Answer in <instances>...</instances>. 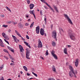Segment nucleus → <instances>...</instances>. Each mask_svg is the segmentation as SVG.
Returning <instances> with one entry per match:
<instances>
[{"instance_id":"5fc2aeb1","label":"nucleus","mask_w":80,"mask_h":80,"mask_svg":"<svg viewBox=\"0 0 80 80\" xmlns=\"http://www.w3.org/2000/svg\"><path fill=\"white\" fill-rule=\"evenodd\" d=\"M15 33H17L18 32V31L16 30H15Z\"/></svg>"},{"instance_id":"13d9d810","label":"nucleus","mask_w":80,"mask_h":80,"mask_svg":"<svg viewBox=\"0 0 80 80\" xmlns=\"http://www.w3.org/2000/svg\"><path fill=\"white\" fill-rule=\"evenodd\" d=\"M17 35H18L19 36L20 35V33H19V32H18L17 33Z\"/></svg>"},{"instance_id":"338daca9","label":"nucleus","mask_w":80,"mask_h":80,"mask_svg":"<svg viewBox=\"0 0 80 80\" xmlns=\"http://www.w3.org/2000/svg\"><path fill=\"white\" fill-rule=\"evenodd\" d=\"M8 32H11V30L9 29Z\"/></svg>"},{"instance_id":"9d476101","label":"nucleus","mask_w":80,"mask_h":80,"mask_svg":"<svg viewBox=\"0 0 80 80\" xmlns=\"http://www.w3.org/2000/svg\"><path fill=\"white\" fill-rule=\"evenodd\" d=\"M26 55H29V54H30V49L26 48Z\"/></svg>"},{"instance_id":"f03ea898","label":"nucleus","mask_w":80,"mask_h":80,"mask_svg":"<svg viewBox=\"0 0 80 80\" xmlns=\"http://www.w3.org/2000/svg\"><path fill=\"white\" fill-rule=\"evenodd\" d=\"M52 36L53 38L55 39L56 41L57 40V31H56L54 30L52 31Z\"/></svg>"},{"instance_id":"4c0bfd02","label":"nucleus","mask_w":80,"mask_h":80,"mask_svg":"<svg viewBox=\"0 0 80 80\" xmlns=\"http://www.w3.org/2000/svg\"><path fill=\"white\" fill-rule=\"evenodd\" d=\"M8 49H9V50H10V51H11V50L12 49V48H10V47H8Z\"/></svg>"},{"instance_id":"dca6fc26","label":"nucleus","mask_w":80,"mask_h":80,"mask_svg":"<svg viewBox=\"0 0 80 80\" xmlns=\"http://www.w3.org/2000/svg\"><path fill=\"white\" fill-rule=\"evenodd\" d=\"M52 71L53 72H56V69L55 68V66H53L52 67Z\"/></svg>"},{"instance_id":"412c9836","label":"nucleus","mask_w":80,"mask_h":80,"mask_svg":"<svg viewBox=\"0 0 80 80\" xmlns=\"http://www.w3.org/2000/svg\"><path fill=\"white\" fill-rule=\"evenodd\" d=\"M6 8H7V10H8V11H9V12H11V10H10V8H9L8 7H6Z\"/></svg>"},{"instance_id":"2f4dec72","label":"nucleus","mask_w":80,"mask_h":80,"mask_svg":"<svg viewBox=\"0 0 80 80\" xmlns=\"http://www.w3.org/2000/svg\"><path fill=\"white\" fill-rule=\"evenodd\" d=\"M26 1L28 4H30V1L29 0H26Z\"/></svg>"},{"instance_id":"bf43d9fd","label":"nucleus","mask_w":80,"mask_h":80,"mask_svg":"<svg viewBox=\"0 0 80 80\" xmlns=\"http://www.w3.org/2000/svg\"><path fill=\"white\" fill-rule=\"evenodd\" d=\"M13 24L14 25H16V24H17V22H14Z\"/></svg>"},{"instance_id":"f704fd0d","label":"nucleus","mask_w":80,"mask_h":80,"mask_svg":"<svg viewBox=\"0 0 80 80\" xmlns=\"http://www.w3.org/2000/svg\"><path fill=\"white\" fill-rule=\"evenodd\" d=\"M32 14L33 15L35 18V19H36V17H35V15L34 14V13H33V11H32Z\"/></svg>"},{"instance_id":"a211bd4d","label":"nucleus","mask_w":80,"mask_h":80,"mask_svg":"<svg viewBox=\"0 0 80 80\" xmlns=\"http://www.w3.org/2000/svg\"><path fill=\"white\" fill-rule=\"evenodd\" d=\"M34 24V22H32L31 25L30 26V28H32L33 26V25Z\"/></svg>"},{"instance_id":"680f3d73","label":"nucleus","mask_w":80,"mask_h":80,"mask_svg":"<svg viewBox=\"0 0 80 80\" xmlns=\"http://www.w3.org/2000/svg\"><path fill=\"white\" fill-rule=\"evenodd\" d=\"M70 23L71 24H72V25H73V23H72V21L70 20Z\"/></svg>"},{"instance_id":"79ce46f5","label":"nucleus","mask_w":80,"mask_h":80,"mask_svg":"<svg viewBox=\"0 0 80 80\" xmlns=\"http://www.w3.org/2000/svg\"><path fill=\"white\" fill-rule=\"evenodd\" d=\"M44 16H45V18H44V21H46H46L47 20V18H46L47 17H46V15H45Z\"/></svg>"},{"instance_id":"ea45409f","label":"nucleus","mask_w":80,"mask_h":80,"mask_svg":"<svg viewBox=\"0 0 80 80\" xmlns=\"http://www.w3.org/2000/svg\"><path fill=\"white\" fill-rule=\"evenodd\" d=\"M48 80H55L53 78H50Z\"/></svg>"},{"instance_id":"a19ab883","label":"nucleus","mask_w":80,"mask_h":80,"mask_svg":"<svg viewBox=\"0 0 80 80\" xmlns=\"http://www.w3.org/2000/svg\"><path fill=\"white\" fill-rule=\"evenodd\" d=\"M25 26H28V25H29V24L28 23H26L25 24Z\"/></svg>"},{"instance_id":"37998d69","label":"nucleus","mask_w":80,"mask_h":80,"mask_svg":"<svg viewBox=\"0 0 80 80\" xmlns=\"http://www.w3.org/2000/svg\"><path fill=\"white\" fill-rule=\"evenodd\" d=\"M8 55H9V57L11 59V58H12V56L10 55V54H9Z\"/></svg>"},{"instance_id":"3c124183","label":"nucleus","mask_w":80,"mask_h":80,"mask_svg":"<svg viewBox=\"0 0 80 80\" xmlns=\"http://www.w3.org/2000/svg\"><path fill=\"white\" fill-rule=\"evenodd\" d=\"M3 42H2V39H0V43H2Z\"/></svg>"},{"instance_id":"5701e85b","label":"nucleus","mask_w":80,"mask_h":80,"mask_svg":"<svg viewBox=\"0 0 80 80\" xmlns=\"http://www.w3.org/2000/svg\"><path fill=\"white\" fill-rule=\"evenodd\" d=\"M24 69V70H25V71H28V70H27V67L26 66H23Z\"/></svg>"},{"instance_id":"c9c22d12","label":"nucleus","mask_w":80,"mask_h":80,"mask_svg":"<svg viewBox=\"0 0 80 80\" xmlns=\"http://www.w3.org/2000/svg\"><path fill=\"white\" fill-rule=\"evenodd\" d=\"M26 37L27 39H28V40H29V39H30V38H29V37L28 35H27L26 36Z\"/></svg>"},{"instance_id":"393cba45","label":"nucleus","mask_w":80,"mask_h":80,"mask_svg":"<svg viewBox=\"0 0 80 80\" xmlns=\"http://www.w3.org/2000/svg\"><path fill=\"white\" fill-rule=\"evenodd\" d=\"M26 57L28 59H30V58H29V55H26Z\"/></svg>"},{"instance_id":"0e129e2a","label":"nucleus","mask_w":80,"mask_h":80,"mask_svg":"<svg viewBox=\"0 0 80 80\" xmlns=\"http://www.w3.org/2000/svg\"><path fill=\"white\" fill-rule=\"evenodd\" d=\"M68 48H70V45H68Z\"/></svg>"},{"instance_id":"c85d7f7f","label":"nucleus","mask_w":80,"mask_h":80,"mask_svg":"<svg viewBox=\"0 0 80 80\" xmlns=\"http://www.w3.org/2000/svg\"><path fill=\"white\" fill-rule=\"evenodd\" d=\"M24 43L26 45V46H27V45H28V42L25 41H24Z\"/></svg>"},{"instance_id":"a878e982","label":"nucleus","mask_w":80,"mask_h":80,"mask_svg":"<svg viewBox=\"0 0 80 80\" xmlns=\"http://www.w3.org/2000/svg\"><path fill=\"white\" fill-rule=\"evenodd\" d=\"M2 27H4L5 28H7V27H8V25H3L2 26Z\"/></svg>"},{"instance_id":"6ab92c4d","label":"nucleus","mask_w":80,"mask_h":80,"mask_svg":"<svg viewBox=\"0 0 80 80\" xmlns=\"http://www.w3.org/2000/svg\"><path fill=\"white\" fill-rule=\"evenodd\" d=\"M18 25H19V27H20V28H21V27H23V25H22V24H21V23H20Z\"/></svg>"},{"instance_id":"e2e57ef3","label":"nucleus","mask_w":80,"mask_h":80,"mask_svg":"<svg viewBox=\"0 0 80 80\" xmlns=\"http://www.w3.org/2000/svg\"><path fill=\"white\" fill-rule=\"evenodd\" d=\"M8 23H12V22L11 21L8 22Z\"/></svg>"},{"instance_id":"864d4df0","label":"nucleus","mask_w":80,"mask_h":80,"mask_svg":"<svg viewBox=\"0 0 80 80\" xmlns=\"http://www.w3.org/2000/svg\"><path fill=\"white\" fill-rule=\"evenodd\" d=\"M26 17L27 18H28L29 17V16H28V15H26Z\"/></svg>"},{"instance_id":"b1692460","label":"nucleus","mask_w":80,"mask_h":80,"mask_svg":"<svg viewBox=\"0 0 80 80\" xmlns=\"http://www.w3.org/2000/svg\"><path fill=\"white\" fill-rule=\"evenodd\" d=\"M0 45L1 47H5V46L3 44V42L2 43H0Z\"/></svg>"},{"instance_id":"f3484780","label":"nucleus","mask_w":80,"mask_h":80,"mask_svg":"<svg viewBox=\"0 0 80 80\" xmlns=\"http://www.w3.org/2000/svg\"><path fill=\"white\" fill-rule=\"evenodd\" d=\"M2 36L4 37V38H5L6 37V34H5V33H2Z\"/></svg>"},{"instance_id":"052dcab7","label":"nucleus","mask_w":80,"mask_h":80,"mask_svg":"<svg viewBox=\"0 0 80 80\" xmlns=\"http://www.w3.org/2000/svg\"><path fill=\"white\" fill-rule=\"evenodd\" d=\"M21 55L22 56V57H24V55H23V54L21 53Z\"/></svg>"},{"instance_id":"7ed1b4c3","label":"nucleus","mask_w":80,"mask_h":80,"mask_svg":"<svg viewBox=\"0 0 80 80\" xmlns=\"http://www.w3.org/2000/svg\"><path fill=\"white\" fill-rule=\"evenodd\" d=\"M40 0L41 2H43V3H45L47 5V6H48V7H49V8H50L51 10H52V12H55V11H54V10L53 9V8H52V7H51V6H50V5H48V4L47 2H46L45 1V0Z\"/></svg>"},{"instance_id":"6e6d98bb","label":"nucleus","mask_w":80,"mask_h":80,"mask_svg":"<svg viewBox=\"0 0 80 80\" xmlns=\"http://www.w3.org/2000/svg\"><path fill=\"white\" fill-rule=\"evenodd\" d=\"M27 46H28V47H29V48H30V45H28H28H27Z\"/></svg>"},{"instance_id":"e433bc0d","label":"nucleus","mask_w":80,"mask_h":80,"mask_svg":"<svg viewBox=\"0 0 80 80\" xmlns=\"http://www.w3.org/2000/svg\"><path fill=\"white\" fill-rule=\"evenodd\" d=\"M4 58H6V59H7V60H8V57H7L5 56H4Z\"/></svg>"},{"instance_id":"20e7f679","label":"nucleus","mask_w":80,"mask_h":80,"mask_svg":"<svg viewBox=\"0 0 80 80\" xmlns=\"http://www.w3.org/2000/svg\"><path fill=\"white\" fill-rule=\"evenodd\" d=\"M38 48H42V47H43V46H42V42L40 41V39H39L38 41Z\"/></svg>"},{"instance_id":"8fccbe9b","label":"nucleus","mask_w":80,"mask_h":80,"mask_svg":"<svg viewBox=\"0 0 80 80\" xmlns=\"http://www.w3.org/2000/svg\"><path fill=\"white\" fill-rule=\"evenodd\" d=\"M0 80H4V79L3 78V77H2V78H1Z\"/></svg>"},{"instance_id":"4d7b16f0","label":"nucleus","mask_w":80,"mask_h":80,"mask_svg":"<svg viewBox=\"0 0 80 80\" xmlns=\"http://www.w3.org/2000/svg\"><path fill=\"white\" fill-rule=\"evenodd\" d=\"M62 30V32H63V29H62V28H59V30Z\"/></svg>"},{"instance_id":"58836bf2","label":"nucleus","mask_w":80,"mask_h":80,"mask_svg":"<svg viewBox=\"0 0 80 80\" xmlns=\"http://www.w3.org/2000/svg\"><path fill=\"white\" fill-rule=\"evenodd\" d=\"M42 13V11L41 10L40 11V14L41 15H43V14Z\"/></svg>"},{"instance_id":"774afa93","label":"nucleus","mask_w":80,"mask_h":80,"mask_svg":"<svg viewBox=\"0 0 80 80\" xmlns=\"http://www.w3.org/2000/svg\"><path fill=\"white\" fill-rule=\"evenodd\" d=\"M15 42L16 43H17V39L15 40Z\"/></svg>"},{"instance_id":"7c9ffc66","label":"nucleus","mask_w":80,"mask_h":80,"mask_svg":"<svg viewBox=\"0 0 80 80\" xmlns=\"http://www.w3.org/2000/svg\"><path fill=\"white\" fill-rule=\"evenodd\" d=\"M4 40L6 43H7L8 44V45H9V42H8V41H7V40H6V39H4Z\"/></svg>"},{"instance_id":"39448f33","label":"nucleus","mask_w":80,"mask_h":80,"mask_svg":"<svg viewBox=\"0 0 80 80\" xmlns=\"http://www.w3.org/2000/svg\"><path fill=\"white\" fill-rule=\"evenodd\" d=\"M51 54L52 56H53V57H54V58H55V59H58L57 58V55L55 54V51H52L51 52Z\"/></svg>"},{"instance_id":"c756f323","label":"nucleus","mask_w":80,"mask_h":80,"mask_svg":"<svg viewBox=\"0 0 80 80\" xmlns=\"http://www.w3.org/2000/svg\"><path fill=\"white\" fill-rule=\"evenodd\" d=\"M32 74H33V75H35V76L36 77H37V76H38L37 74H35V73H34L33 72H32Z\"/></svg>"},{"instance_id":"0eeeda50","label":"nucleus","mask_w":80,"mask_h":80,"mask_svg":"<svg viewBox=\"0 0 80 80\" xmlns=\"http://www.w3.org/2000/svg\"><path fill=\"white\" fill-rule=\"evenodd\" d=\"M36 33L38 34L40 32V27L38 26L36 28Z\"/></svg>"},{"instance_id":"9b49d317","label":"nucleus","mask_w":80,"mask_h":80,"mask_svg":"<svg viewBox=\"0 0 80 80\" xmlns=\"http://www.w3.org/2000/svg\"><path fill=\"white\" fill-rule=\"evenodd\" d=\"M71 39L72 40H75V37L72 34L71 35Z\"/></svg>"},{"instance_id":"423d86ee","label":"nucleus","mask_w":80,"mask_h":80,"mask_svg":"<svg viewBox=\"0 0 80 80\" xmlns=\"http://www.w3.org/2000/svg\"><path fill=\"white\" fill-rule=\"evenodd\" d=\"M40 33L41 35H44V34H45V31L44 30V29L43 28H41L40 29Z\"/></svg>"},{"instance_id":"4be33fe9","label":"nucleus","mask_w":80,"mask_h":80,"mask_svg":"<svg viewBox=\"0 0 80 80\" xmlns=\"http://www.w3.org/2000/svg\"><path fill=\"white\" fill-rule=\"evenodd\" d=\"M12 37H13L14 40H17V37H16L15 36H13V35H12Z\"/></svg>"},{"instance_id":"2eb2a0df","label":"nucleus","mask_w":80,"mask_h":80,"mask_svg":"<svg viewBox=\"0 0 80 80\" xmlns=\"http://www.w3.org/2000/svg\"><path fill=\"white\" fill-rule=\"evenodd\" d=\"M53 7L55 10L56 11H57V12H58V9L57 8V7L54 5H53Z\"/></svg>"},{"instance_id":"f8f14e48","label":"nucleus","mask_w":80,"mask_h":80,"mask_svg":"<svg viewBox=\"0 0 80 80\" xmlns=\"http://www.w3.org/2000/svg\"><path fill=\"white\" fill-rule=\"evenodd\" d=\"M78 60L77 59L76 60V62H75V65L76 67H78Z\"/></svg>"},{"instance_id":"c03bdc74","label":"nucleus","mask_w":80,"mask_h":80,"mask_svg":"<svg viewBox=\"0 0 80 80\" xmlns=\"http://www.w3.org/2000/svg\"><path fill=\"white\" fill-rule=\"evenodd\" d=\"M1 17H2V18H4V17H5V15H1Z\"/></svg>"},{"instance_id":"09e8293b","label":"nucleus","mask_w":80,"mask_h":80,"mask_svg":"<svg viewBox=\"0 0 80 80\" xmlns=\"http://www.w3.org/2000/svg\"><path fill=\"white\" fill-rule=\"evenodd\" d=\"M69 64V63L68 62H67L66 63V65L67 66H68V65Z\"/></svg>"},{"instance_id":"bb28decb","label":"nucleus","mask_w":80,"mask_h":80,"mask_svg":"<svg viewBox=\"0 0 80 80\" xmlns=\"http://www.w3.org/2000/svg\"><path fill=\"white\" fill-rule=\"evenodd\" d=\"M45 55H48V50H47L46 52V53H45Z\"/></svg>"},{"instance_id":"1a4fd4ad","label":"nucleus","mask_w":80,"mask_h":80,"mask_svg":"<svg viewBox=\"0 0 80 80\" xmlns=\"http://www.w3.org/2000/svg\"><path fill=\"white\" fill-rule=\"evenodd\" d=\"M19 49L20 50V52H22L24 51V49H23V47L21 46V45H19Z\"/></svg>"},{"instance_id":"473e14b6","label":"nucleus","mask_w":80,"mask_h":80,"mask_svg":"<svg viewBox=\"0 0 80 80\" xmlns=\"http://www.w3.org/2000/svg\"><path fill=\"white\" fill-rule=\"evenodd\" d=\"M3 68V65H2V67H0V71L2 70Z\"/></svg>"},{"instance_id":"49530a36","label":"nucleus","mask_w":80,"mask_h":80,"mask_svg":"<svg viewBox=\"0 0 80 80\" xmlns=\"http://www.w3.org/2000/svg\"><path fill=\"white\" fill-rule=\"evenodd\" d=\"M21 39L23 40V41H25V39H24V38H23V37H22L21 38Z\"/></svg>"},{"instance_id":"69168bd1","label":"nucleus","mask_w":80,"mask_h":80,"mask_svg":"<svg viewBox=\"0 0 80 80\" xmlns=\"http://www.w3.org/2000/svg\"><path fill=\"white\" fill-rule=\"evenodd\" d=\"M44 34L45 36V37H46V36H47V34H46V33H45L44 32Z\"/></svg>"},{"instance_id":"6e6552de","label":"nucleus","mask_w":80,"mask_h":80,"mask_svg":"<svg viewBox=\"0 0 80 80\" xmlns=\"http://www.w3.org/2000/svg\"><path fill=\"white\" fill-rule=\"evenodd\" d=\"M64 17H65L66 18H67L69 22L70 23V18H69V17L68 16V15L66 14H64Z\"/></svg>"},{"instance_id":"72a5a7b5","label":"nucleus","mask_w":80,"mask_h":80,"mask_svg":"<svg viewBox=\"0 0 80 80\" xmlns=\"http://www.w3.org/2000/svg\"><path fill=\"white\" fill-rule=\"evenodd\" d=\"M32 12H33H33H34V10H33L32 11H29V12L30 13H31V14H32Z\"/></svg>"},{"instance_id":"f257e3e1","label":"nucleus","mask_w":80,"mask_h":80,"mask_svg":"<svg viewBox=\"0 0 80 80\" xmlns=\"http://www.w3.org/2000/svg\"><path fill=\"white\" fill-rule=\"evenodd\" d=\"M70 73H71V76L72 75V74H74V77L75 78H77V76L76 74H77V70H74L73 68L72 67L70 66Z\"/></svg>"},{"instance_id":"aec40b11","label":"nucleus","mask_w":80,"mask_h":80,"mask_svg":"<svg viewBox=\"0 0 80 80\" xmlns=\"http://www.w3.org/2000/svg\"><path fill=\"white\" fill-rule=\"evenodd\" d=\"M52 45L53 47H54V46H55V45H56V43L54 42H52Z\"/></svg>"},{"instance_id":"ddd939ff","label":"nucleus","mask_w":80,"mask_h":80,"mask_svg":"<svg viewBox=\"0 0 80 80\" xmlns=\"http://www.w3.org/2000/svg\"><path fill=\"white\" fill-rule=\"evenodd\" d=\"M29 7L31 10H32V9H33V8L34 7V5L32 3L30 4L29 5Z\"/></svg>"},{"instance_id":"de8ad7c7","label":"nucleus","mask_w":80,"mask_h":80,"mask_svg":"<svg viewBox=\"0 0 80 80\" xmlns=\"http://www.w3.org/2000/svg\"><path fill=\"white\" fill-rule=\"evenodd\" d=\"M27 75H28V76H30V74L28 73H27Z\"/></svg>"},{"instance_id":"603ef678","label":"nucleus","mask_w":80,"mask_h":80,"mask_svg":"<svg viewBox=\"0 0 80 80\" xmlns=\"http://www.w3.org/2000/svg\"><path fill=\"white\" fill-rule=\"evenodd\" d=\"M10 65H14V64L13 63H10Z\"/></svg>"},{"instance_id":"a18cd8bd","label":"nucleus","mask_w":80,"mask_h":80,"mask_svg":"<svg viewBox=\"0 0 80 80\" xmlns=\"http://www.w3.org/2000/svg\"><path fill=\"white\" fill-rule=\"evenodd\" d=\"M11 52H13V53L14 52V50H13V49H11Z\"/></svg>"},{"instance_id":"4468645a","label":"nucleus","mask_w":80,"mask_h":80,"mask_svg":"<svg viewBox=\"0 0 80 80\" xmlns=\"http://www.w3.org/2000/svg\"><path fill=\"white\" fill-rule=\"evenodd\" d=\"M64 52L65 54H67L68 53H67V48H65L64 50Z\"/></svg>"},{"instance_id":"cd10ccee","label":"nucleus","mask_w":80,"mask_h":80,"mask_svg":"<svg viewBox=\"0 0 80 80\" xmlns=\"http://www.w3.org/2000/svg\"><path fill=\"white\" fill-rule=\"evenodd\" d=\"M3 51L4 52H6V53H8V51H7V50L6 49H4Z\"/></svg>"}]
</instances>
